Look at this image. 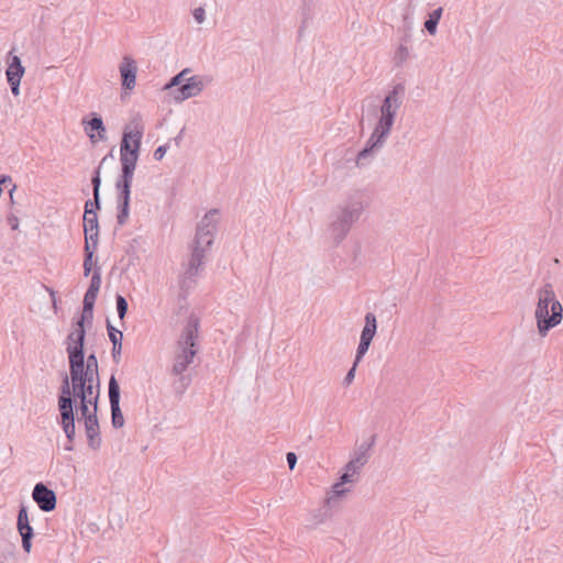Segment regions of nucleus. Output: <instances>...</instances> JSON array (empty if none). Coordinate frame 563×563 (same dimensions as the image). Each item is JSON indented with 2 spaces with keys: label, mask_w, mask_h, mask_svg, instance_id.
Listing matches in <instances>:
<instances>
[{
  "label": "nucleus",
  "mask_w": 563,
  "mask_h": 563,
  "mask_svg": "<svg viewBox=\"0 0 563 563\" xmlns=\"http://www.w3.org/2000/svg\"><path fill=\"white\" fill-rule=\"evenodd\" d=\"M404 93V85L397 84L385 96L380 106V117L378 122L365 146L358 152L356 156L357 166L361 167L367 165L373 155L384 146L386 139L388 137L394 125L397 110L401 106V100L398 96Z\"/></svg>",
  "instance_id": "obj_1"
},
{
  "label": "nucleus",
  "mask_w": 563,
  "mask_h": 563,
  "mask_svg": "<svg viewBox=\"0 0 563 563\" xmlns=\"http://www.w3.org/2000/svg\"><path fill=\"white\" fill-rule=\"evenodd\" d=\"M364 195L354 191L332 212L330 231L336 244L341 243L364 210Z\"/></svg>",
  "instance_id": "obj_2"
},
{
  "label": "nucleus",
  "mask_w": 563,
  "mask_h": 563,
  "mask_svg": "<svg viewBox=\"0 0 563 563\" xmlns=\"http://www.w3.org/2000/svg\"><path fill=\"white\" fill-rule=\"evenodd\" d=\"M217 214L218 210L211 209L197 225L188 263L189 275H198L199 269L205 264L203 260L213 244L214 234L217 232Z\"/></svg>",
  "instance_id": "obj_3"
},
{
  "label": "nucleus",
  "mask_w": 563,
  "mask_h": 563,
  "mask_svg": "<svg viewBox=\"0 0 563 563\" xmlns=\"http://www.w3.org/2000/svg\"><path fill=\"white\" fill-rule=\"evenodd\" d=\"M217 214L218 210L211 209L197 225L188 263L189 275H198L199 269L205 264L203 260L213 244L214 234L217 232Z\"/></svg>",
  "instance_id": "obj_4"
},
{
  "label": "nucleus",
  "mask_w": 563,
  "mask_h": 563,
  "mask_svg": "<svg viewBox=\"0 0 563 563\" xmlns=\"http://www.w3.org/2000/svg\"><path fill=\"white\" fill-rule=\"evenodd\" d=\"M538 332L544 338L551 329L559 325L563 319V308L556 299L553 287L547 283L538 291V303L534 311Z\"/></svg>",
  "instance_id": "obj_5"
},
{
  "label": "nucleus",
  "mask_w": 563,
  "mask_h": 563,
  "mask_svg": "<svg viewBox=\"0 0 563 563\" xmlns=\"http://www.w3.org/2000/svg\"><path fill=\"white\" fill-rule=\"evenodd\" d=\"M144 124L140 113H135L124 126L120 143L121 172L134 174L140 156Z\"/></svg>",
  "instance_id": "obj_6"
},
{
  "label": "nucleus",
  "mask_w": 563,
  "mask_h": 563,
  "mask_svg": "<svg viewBox=\"0 0 563 563\" xmlns=\"http://www.w3.org/2000/svg\"><path fill=\"white\" fill-rule=\"evenodd\" d=\"M200 320L191 313L177 341V352L174 356L172 374L178 375L187 371L198 353V333Z\"/></svg>",
  "instance_id": "obj_7"
},
{
  "label": "nucleus",
  "mask_w": 563,
  "mask_h": 563,
  "mask_svg": "<svg viewBox=\"0 0 563 563\" xmlns=\"http://www.w3.org/2000/svg\"><path fill=\"white\" fill-rule=\"evenodd\" d=\"M81 367H75L73 365L69 369L73 390L70 389L69 377L66 373L62 377L60 393L57 397V406L63 402H70L71 409H76V400L78 399H92V393L96 387V378L88 376L81 372Z\"/></svg>",
  "instance_id": "obj_8"
},
{
  "label": "nucleus",
  "mask_w": 563,
  "mask_h": 563,
  "mask_svg": "<svg viewBox=\"0 0 563 563\" xmlns=\"http://www.w3.org/2000/svg\"><path fill=\"white\" fill-rule=\"evenodd\" d=\"M86 330H71L66 338V352L69 369L73 365L81 367V372L96 378V387L100 383L98 373V360L95 353H90L85 360Z\"/></svg>",
  "instance_id": "obj_9"
},
{
  "label": "nucleus",
  "mask_w": 563,
  "mask_h": 563,
  "mask_svg": "<svg viewBox=\"0 0 563 563\" xmlns=\"http://www.w3.org/2000/svg\"><path fill=\"white\" fill-rule=\"evenodd\" d=\"M57 407L59 412L57 422L60 426L67 439L64 449L66 451H73L76 439L75 410L71 409L70 402H63V405Z\"/></svg>",
  "instance_id": "obj_10"
},
{
  "label": "nucleus",
  "mask_w": 563,
  "mask_h": 563,
  "mask_svg": "<svg viewBox=\"0 0 563 563\" xmlns=\"http://www.w3.org/2000/svg\"><path fill=\"white\" fill-rule=\"evenodd\" d=\"M364 321L365 324L361 332L360 343L354 358L355 363H360L364 355L367 353L377 331V320L373 312H367L365 314Z\"/></svg>",
  "instance_id": "obj_11"
},
{
  "label": "nucleus",
  "mask_w": 563,
  "mask_h": 563,
  "mask_svg": "<svg viewBox=\"0 0 563 563\" xmlns=\"http://www.w3.org/2000/svg\"><path fill=\"white\" fill-rule=\"evenodd\" d=\"M81 124L92 144L107 139V129L99 113L90 112L87 117L82 118Z\"/></svg>",
  "instance_id": "obj_12"
},
{
  "label": "nucleus",
  "mask_w": 563,
  "mask_h": 563,
  "mask_svg": "<svg viewBox=\"0 0 563 563\" xmlns=\"http://www.w3.org/2000/svg\"><path fill=\"white\" fill-rule=\"evenodd\" d=\"M16 529L21 536L22 549L24 552L30 553L32 550V539L34 537V529L30 523L27 507L23 504L20 505L16 518Z\"/></svg>",
  "instance_id": "obj_13"
},
{
  "label": "nucleus",
  "mask_w": 563,
  "mask_h": 563,
  "mask_svg": "<svg viewBox=\"0 0 563 563\" xmlns=\"http://www.w3.org/2000/svg\"><path fill=\"white\" fill-rule=\"evenodd\" d=\"M32 498L44 512L53 511L56 508L57 499L55 492L42 482L35 484Z\"/></svg>",
  "instance_id": "obj_14"
},
{
  "label": "nucleus",
  "mask_w": 563,
  "mask_h": 563,
  "mask_svg": "<svg viewBox=\"0 0 563 563\" xmlns=\"http://www.w3.org/2000/svg\"><path fill=\"white\" fill-rule=\"evenodd\" d=\"M25 73V68L22 65L21 58L16 55L11 56L5 76L13 96L20 95L21 79Z\"/></svg>",
  "instance_id": "obj_15"
},
{
  "label": "nucleus",
  "mask_w": 563,
  "mask_h": 563,
  "mask_svg": "<svg viewBox=\"0 0 563 563\" xmlns=\"http://www.w3.org/2000/svg\"><path fill=\"white\" fill-rule=\"evenodd\" d=\"M98 294L86 290L84 300H82V311L78 319L73 321V330H86L85 324L91 325L93 319V307L96 303V299Z\"/></svg>",
  "instance_id": "obj_16"
},
{
  "label": "nucleus",
  "mask_w": 563,
  "mask_h": 563,
  "mask_svg": "<svg viewBox=\"0 0 563 563\" xmlns=\"http://www.w3.org/2000/svg\"><path fill=\"white\" fill-rule=\"evenodd\" d=\"M203 90V82L199 76H191L185 82L172 91L176 102H181L198 96Z\"/></svg>",
  "instance_id": "obj_17"
},
{
  "label": "nucleus",
  "mask_w": 563,
  "mask_h": 563,
  "mask_svg": "<svg viewBox=\"0 0 563 563\" xmlns=\"http://www.w3.org/2000/svg\"><path fill=\"white\" fill-rule=\"evenodd\" d=\"M121 85L124 91H131L135 87L137 66L130 56H124L120 64Z\"/></svg>",
  "instance_id": "obj_18"
},
{
  "label": "nucleus",
  "mask_w": 563,
  "mask_h": 563,
  "mask_svg": "<svg viewBox=\"0 0 563 563\" xmlns=\"http://www.w3.org/2000/svg\"><path fill=\"white\" fill-rule=\"evenodd\" d=\"M100 397V383L98 382L97 386V397L92 399H78V405L76 404L75 415L79 413V420H84L85 423L87 421L93 420V418H98V404Z\"/></svg>",
  "instance_id": "obj_19"
},
{
  "label": "nucleus",
  "mask_w": 563,
  "mask_h": 563,
  "mask_svg": "<svg viewBox=\"0 0 563 563\" xmlns=\"http://www.w3.org/2000/svg\"><path fill=\"white\" fill-rule=\"evenodd\" d=\"M107 331L109 340L112 343V360L115 364H119L121 361L123 334L120 330L113 327L109 320H107Z\"/></svg>",
  "instance_id": "obj_20"
},
{
  "label": "nucleus",
  "mask_w": 563,
  "mask_h": 563,
  "mask_svg": "<svg viewBox=\"0 0 563 563\" xmlns=\"http://www.w3.org/2000/svg\"><path fill=\"white\" fill-rule=\"evenodd\" d=\"M85 432L87 437L88 446L97 451L101 446V437H100V427L98 418H93V420L87 421L85 423Z\"/></svg>",
  "instance_id": "obj_21"
},
{
  "label": "nucleus",
  "mask_w": 563,
  "mask_h": 563,
  "mask_svg": "<svg viewBox=\"0 0 563 563\" xmlns=\"http://www.w3.org/2000/svg\"><path fill=\"white\" fill-rule=\"evenodd\" d=\"M376 435H372L371 441L367 443H362L354 453V456L351 459V462L354 463L358 468L363 467L368 461V451L375 444Z\"/></svg>",
  "instance_id": "obj_22"
},
{
  "label": "nucleus",
  "mask_w": 563,
  "mask_h": 563,
  "mask_svg": "<svg viewBox=\"0 0 563 563\" xmlns=\"http://www.w3.org/2000/svg\"><path fill=\"white\" fill-rule=\"evenodd\" d=\"M343 485L345 484L340 481L332 485L331 490L328 493V496L324 500L325 505H328L329 507L333 506L339 498L345 496L346 493L350 492V489L344 488Z\"/></svg>",
  "instance_id": "obj_23"
},
{
  "label": "nucleus",
  "mask_w": 563,
  "mask_h": 563,
  "mask_svg": "<svg viewBox=\"0 0 563 563\" xmlns=\"http://www.w3.org/2000/svg\"><path fill=\"white\" fill-rule=\"evenodd\" d=\"M108 396L110 407L120 406V385L117 380L114 374H112L109 378L108 383Z\"/></svg>",
  "instance_id": "obj_24"
},
{
  "label": "nucleus",
  "mask_w": 563,
  "mask_h": 563,
  "mask_svg": "<svg viewBox=\"0 0 563 563\" xmlns=\"http://www.w3.org/2000/svg\"><path fill=\"white\" fill-rule=\"evenodd\" d=\"M443 9L441 7L434 9L431 13H429L427 20L424 21V29L430 35H434L437 33L438 24L442 16Z\"/></svg>",
  "instance_id": "obj_25"
},
{
  "label": "nucleus",
  "mask_w": 563,
  "mask_h": 563,
  "mask_svg": "<svg viewBox=\"0 0 563 563\" xmlns=\"http://www.w3.org/2000/svg\"><path fill=\"white\" fill-rule=\"evenodd\" d=\"M178 378L174 382V391L177 396H183L191 384V376L189 374H178Z\"/></svg>",
  "instance_id": "obj_26"
},
{
  "label": "nucleus",
  "mask_w": 563,
  "mask_h": 563,
  "mask_svg": "<svg viewBox=\"0 0 563 563\" xmlns=\"http://www.w3.org/2000/svg\"><path fill=\"white\" fill-rule=\"evenodd\" d=\"M190 73L189 68H185L179 71L177 75L170 78L168 82H166L163 87L164 90H172L180 87L185 82V76Z\"/></svg>",
  "instance_id": "obj_27"
},
{
  "label": "nucleus",
  "mask_w": 563,
  "mask_h": 563,
  "mask_svg": "<svg viewBox=\"0 0 563 563\" xmlns=\"http://www.w3.org/2000/svg\"><path fill=\"white\" fill-rule=\"evenodd\" d=\"M108 156H104L99 166L93 170L91 176V185H92V196L100 195L101 187V166L107 161Z\"/></svg>",
  "instance_id": "obj_28"
},
{
  "label": "nucleus",
  "mask_w": 563,
  "mask_h": 563,
  "mask_svg": "<svg viewBox=\"0 0 563 563\" xmlns=\"http://www.w3.org/2000/svg\"><path fill=\"white\" fill-rule=\"evenodd\" d=\"M360 471L358 466H356L351 461L344 466V472L340 476L339 481L349 484L354 482V475L357 474Z\"/></svg>",
  "instance_id": "obj_29"
},
{
  "label": "nucleus",
  "mask_w": 563,
  "mask_h": 563,
  "mask_svg": "<svg viewBox=\"0 0 563 563\" xmlns=\"http://www.w3.org/2000/svg\"><path fill=\"white\" fill-rule=\"evenodd\" d=\"M196 276L197 275H189V268L187 267L186 272L179 279V288L181 292L186 294L194 287L196 284Z\"/></svg>",
  "instance_id": "obj_30"
},
{
  "label": "nucleus",
  "mask_w": 563,
  "mask_h": 563,
  "mask_svg": "<svg viewBox=\"0 0 563 563\" xmlns=\"http://www.w3.org/2000/svg\"><path fill=\"white\" fill-rule=\"evenodd\" d=\"M117 223L122 227L126 223L130 214V203L117 202Z\"/></svg>",
  "instance_id": "obj_31"
},
{
  "label": "nucleus",
  "mask_w": 563,
  "mask_h": 563,
  "mask_svg": "<svg viewBox=\"0 0 563 563\" xmlns=\"http://www.w3.org/2000/svg\"><path fill=\"white\" fill-rule=\"evenodd\" d=\"M97 230H99L97 213H92L90 216L84 213V233L87 234Z\"/></svg>",
  "instance_id": "obj_32"
},
{
  "label": "nucleus",
  "mask_w": 563,
  "mask_h": 563,
  "mask_svg": "<svg viewBox=\"0 0 563 563\" xmlns=\"http://www.w3.org/2000/svg\"><path fill=\"white\" fill-rule=\"evenodd\" d=\"M111 410V424L114 429H120L124 426V417L120 406L110 407Z\"/></svg>",
  "instance_id": "obj_33"
},
{
  "label": "nucleus",
  "mask_w": 563,
  "mask_h": 563,
  "mask_svg": "<svg viewBox=\"0 0 563 563\" xmlns=\"http://www.w3.org/2000/svg\"><path fill=\"white\" fill-rule=\"evenodd\" d=\"M132 186L115 185L117 202L130 203Z\"/></svg>",
  "instance_id": "obj_34"
},
{
  "label": "nucleus",
  "mask_w": 563,
  "mask_h": 563,
  "mask_svg": "<svg viewBox=\"0 0 563 563\" xmlns=\"http://www.w3.org/2000/svg\"><path fill=\"white\" fill-rule=\"evenodd\" d=\"M115 305H117V312L121 321L124 320L128 310H129V303L124 296L121 294L115 295Z\"/></svg>",
  "instance_id": "obj_35"
},
{
  "label": "nucleus",
  "mask_w": 563,
  "mask_h": 563,
  "mask_svg": "<svg viewBox=\"0 0 563 563\" xmlns=\"http://www.w3.org/2000/svg\"><path fill=\"white\" fill-rule=\"evenodd\" d=\"M101 209L100 195L93 196L92 199H88L85 202V211L84 213L90 216L92 213H97Z\"/></svg>",
  "instance_id": "obj_36"
},
{
  "label": "nucleus",
  "mask_w": 563,
  "mask_h": 563,
  "mask_svg": "<svg viewBox=\"0 0 563 563\" xmlns=\"http://www.w3.org/2000/svg\"><path fill=\"white\" fill-rule=\"evenodd\" d=\"M101 286V269L99 266H95L88 290L99 294Z\"/></svg>",
  "instance_id": "obj_37"
},
{
  "label": "nucleus",
  "mask_w": 563,
  "mask_h": 563,
  "mask_svg": "<svg viewBox=\"0 0 563 563\" xmlns=\"http://www.w3.org/2000/svg\"><path fill=\"white\" fill-rule=\"evenodd\" d=\"M409 56V49L408 47L402 43L400 44V46L397 48L396 53H395V63L397 66H400L402 65L406 59L408 58Z\"/></svg>",
  "instance_id": "obj_38"
},
{
  "label": "nucleus",
  "mask_w": 563,
  "mask_h": 563,
  "mask_svg": "<svg viewBox=\"0 0 563 563\" xmlns=\"http://www.w3.org/2000/svg\"><path fill=\"white\" fill-rule=\"evenodd\" d=\"M92 261L93 255H91V252L87 250V255H84V275L87 277L90 275L92 271Z\"/></svg>",
  "instance_id": "obj_39"
},
{
  "label": "nucleus",
  "mask_w": 563,
  "mask_h": 563,
  "mask_svg": "<svg viewBox=\"0 0 563 563\" xmlns=\"http://www.w3.org/2000/svg\"><path fill=\"white\" fill-rule=\"evenodd\" d=\"M133 175L134 174L121 172L119 178L115 181V185L132 186Z\"/></svg>",
  "instance_id": "obj_40"
},
{
  "label": "nucleus",
  "mask_w": 563,
  "mask_h": 563,
  "mask_svg": "<svg viewBox=\"0 0 563 563\" xmlns=\"http://www.w3.org/2000/svg\"><path fill=\"white\" fill-rule=\"evenodd\" d=\"M357 365H358V363L353 362L352 367L347 371V373H346V375H345V377L343 379V385L344 386H349L354 380Z\"/></svg>",
  "instance_id": "obj_41"
},
{
  "label": "nucleus",
  "mask_w": 563,
  "mask_h": 563,
  "mask_svg": "<svg viewBox=\"0 0 563 563\" xmlns=\"http://www.w3.org/2000/svg\"><path fill=\"white\" fill-rule=\"evenodd\" d=\"M205 9L202 7H199V8H196L192 12V15L195 18V20L198 22V23H202L205 21Z\"/></svg>",
  "instance_id": "obj_42"
},
{
  "label": "nucleus",
  "mask_w": 563,
  "mask_h": 563,
  "mask_svg": "<svg viewBox=\"0 0 563 563\" xmlns=\"http://www.w3.org/2000/svg\"><path fill=\"white\" fill-rule=\"evenodd\" d=\"M85 239L86 241L95 244V245H98V242H99V230L97 231H92V232H89L87 234H85Z\"/></svg>",
  "instance_id": "obj_43"
},
{
  "label": "nucleus",
  "mask_w": 563,
  "mask_h": 563,
  "mask_svg": "<svg viewBox=\"0 0 563 563\" xmlns=\"http://www.w3.org/2000/svg\"><path fill=\"white\" fill-rule=\"evenodd\" d=\"M166 152L167 145H161L154 151L153 156L156 161H161L165 156Z\"/></svg>",
  "instance_id": "obj_44"
},
{
  "label": "nucleus",
  "mask_w": 563,
  "mask_h": 563,
  "mask_svg": "<svg viewBox=\"0 0 563 563\" xmlns=\"http://www.w3.org/2000/svg\"><path fill=\"white\" fill-rule=\"evenodd\" d=\"M297 455L294 453V452H288L286 454V461H287V464H288V467L290 470H294L296 464H297Z\"/></svg>",
  "instance_id": "obj_45"
},
{
  "label": "nucleus",
  "mask_w": 563,
  "mask_h": 563,
  "mask_svg": "<svg viewBox=\"0 0 563 563\" xmlns=\"http://www.w3.org/2000/svg\"><path fill=\"white\" fill-rule=\"evenodd\" d=\"M12 178L8 175H0V197L2 196L3 189L2 186L7 184H11Z\"/></svg>",
  "instance_id": "obj_46"
},
{
  "label": "nucleus",
  "mask_w": 563,
  "mask_h": 563,
  "mask_svg": "<svg viewBox=\"0 0 563 563\" xmlns=\"http://www.w3.org/2000/svg\"><path fill=\"white\" fill-rule=\"evenodd\" d=\"M97 246L98 245H95L88 241L85 242V246H84V255H87V250L91 252V255H95V252L97 250Z\"/></svg>",
  "instance_id": "obj_47"
},
{
  "label": "nucleus",
  "mask_w": 563,
  "mask_h": 563,
  "mask_svg": "<svg viewBox=\"0 0 563 563\" xmlns=\"http://www.w3.org/2000/svg\"><path fill=\"white\" fill-rule=\"evenodd\" d=\"M49 294H51V296H52L53 306H54V308L56 309V298H55V294H56V292H55L54 290H49Z\"/></svg>",
  "instance_id": "obj_48"
},
{
  "label": "nucleus",
  "mask_w": 563,
  "mask_h": 563,
  "mask_svg": "<svg viewBox=\"0 0 563 563\" xmlns=\"http://www.w3.org/2000/svg\"><path fill=\"white\" fill-rule=\"evenodd\" d=\"M408 40H409V35L406 33L405 36L402 37V42L406 43V42H408Z\"/></svg>",
  "instance_id": "obj_49"
},
{
  "label": "nucleus",
  "mask_w": 563,
  "mask_h": 563,
  "mask_svg": "<svg viewBox=\"0 0 563 563\" xmlns=\"http://www.w3.org/2000/svg\"><path fill=\"white\" fill-rule=\"evenodd\" d=\"M15 188H16V186H15V185H13V186H12V188H11V190H10V196H11V197H12V194H13V191L15 190Z\"/></svg>",
  "instance_id": "obj_50"
},
{
  "label": "nucleus",
  "mask_w": 563,
  "mask_h": 563,
  "mask_svg": "<svg viewBox=\"0 0 563 563\" xmlns=\"http://www.w3.org/2000/svg\"><path fill=\"white\" fill-rule=\"evenodd\" d=\"M14 221H15V224H13V225H12V229H13V230H15V229L18 228V220H16V219H14Z\"/></svg>",
  "instance_id": "obj_51"
},
{
  "label": "nucleus",
  "mask_w": 563,
  "mask_h": 563,
  "mask_svg": "<svg viewBox=\"0 0 563 563\" xmlns=\"http://www.w3.org/2000/svg\"><path fill=\"white\" fill-rule=\"evenodd\" d=\"M302 31H303V26H301V27L299 29V32H298V33H299V36H301Z\"/></svg>",
  "instance_id": "obj_52"
},
{
  "label": "nucleus",
  "mask_w": 563,
  "mask_h": 563,
  "mask_svg": "<svg viewBox=\"0 0 563 563\" xmlns=\"http://www.w3.org/2000/svg\"><path fill=\"white\" fill-rule=\"evenodd\" d=\"M180 137H181V133L177 137H175V141L176 142L180 141Z\"/></svg>",
  "instance_id": "obj_53"
},
{
  "label": "nucleus",
  "mask_w": 563,
  "mask_h": 563,
  "mask_svg": "<svg viewBox=\"0 0 563 563\" xmlns=\"http://www.w3.org/2000/svg\"><path fill=\"white\" fill-rule=\"evenodd\" d=\"M92 397H97V389H93Z\"/></svg>",
  "instance_id": "obj_54"
}]
</instances>
